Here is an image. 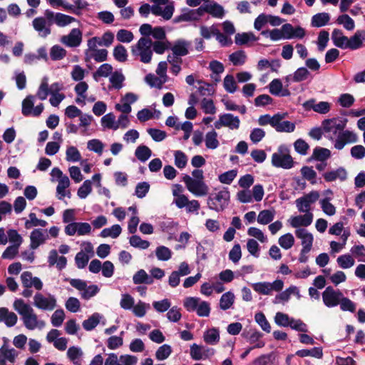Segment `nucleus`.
Instances as JSON below:
<instances>
[{"instance_id": "1", "label": "nucleus", "mask_w": 365, "mask_h": 365, "mask_svg": "<svg viewBox=\"0 0 365 365\" xmlns=\"http://www.w3.org/2000/svg\"><path fill=\"white\" fill-rule=\"evenodd\" d=\"M347 119L333 118L325 119L322 123L325 137L334 144L335 149L342 150L346 144L355 143L358 141L356 133L345 130Z\"/></svg>"}, {"instance_id": "2", "label": "nucleus", "mask_w": 365, "mask_h": 365, "mask_svg": "<svg viewBox=\"0 0 365 365\" xmlns=\"http://www.w3.org/2000/svg\"><path fill=\"white\" fill-rule=\"evenodd\" d=\"M14 309L20 314L24 327L29 330L42 329L46 326L43 320L39 319L34 309L21 299L14 302Z\"/></svg>"}, {"instance_id": "3", "label": "nucleus", "mask_w": 365, "mask_h": 365, "mask_svg": "<svg viewBox=\"0 0 365 365\" xmlns=\"http://www.w3.org/2000/svg\"><path fill=\"white\" fill-rule=\"evenodd\" d=\"M152 45V40L150 38L141 37L135 45L132 46L131 54L140 62L149 63L153 57Z\"/></svg>"}, {"instance_id": "4", "label": "nucleus", "mask_w": 365, "mask_h": 365, "mask_svg": "<svg viewBox=\"0 0 365 365\" xmlns=\"http://www.w3.org/2000/svg\"><path fill=\"white\" fill-rule=\"evenodd\" d=\"M230 193L227 188L211 193L207 197V206L216 212L223 211L229 205Z\"/></svg>"}, {"instance_id": "5", "label": "nucleus", "mask_w": 365, "mask_h": 365, "mask_svg": "<svg viewBox=\"0 0 365 365\" xmlns=\"http://www.w3.org/2000/svg\"><path fill=\"white\" fill-rule=\"evenodd\" d=\"M183 305L188 312H196L197 314L201 317H207L210 313V303L202 301L199 297H188L184 300Z\"/></svg>"}, {"instance_id": "6", "label": "nucleus", "mask_w": 365, "mask_h": 365, "mask_svg": "<svg viewBox=\"0 0 365 365\" xmlns=\"http://www.w3.org/2000/svg\"><path fill=\"white\" fill-rule=\"evenodd\" d=\"M272 165L276 168L290 169L294 166L293 158L289 153L288 148L284 145H280L277 152L272 155Z\"/></svg>"}, {"instance_id": "7", "label": "nucleus", "mask_w": 365, "mask_h": 365, "mask_svg": "<svg viewBox=\"0 0 365 365\" xmlns=\"http://www.w3.org/2000/svg\"><path fill=\"white\" fill-rule=\"evenodd\" d=\"M65 281H68L70 284L78 289L81 292V296L83 299L88 300L94 297L99 292V288L96 284L87 285L86 282L81 279H68L66 278Z\"/></svg>"}, {"instance_id": "8", "label": "nucleus", "mask_w": 365, "mask_h": 365, "mask_svg": "<svg viewBox=\"0 0 365 365\" xmlns=\"http://www.w3.org/2000/svg\"><path fill=\"white\" fill-rule=\"evenodd\" d=\"M182 180L187 190L195 196L201 197L208 194L209 187L204 180H194L188 175H185Z\"/></svg>"}, {"instance_id": "9", "label": "nucleus", "mask_w": 365, "mask_h": 365, "mask_svg": "<svg viewBox=\"0 0 365 365\" xmlns=\"http://www.w3.org/2000/svg\"><path fill=\"white\" fill-rule=\"evenodd\" d=\"M153 2L152 14L161 16L164 20H170L174 12L173 3L168 4L169 0H149Z\"/></svg>"}, {"instance_id": "10", "label": "nucleus", "mask_w": 365, "mask_h": 365, "mask_svg": "<svg viewBox=\"0 0 365 365\" xmlns=\"http://www.w3.org/2000/svg\"><path fill=\"white\" fill-rule=\"evenodd\" d=\"M33 304L35 307L43 311H52L57 306L56 299L53 295H44L36 292L34 297Z\"/></svg>"}, {"instance_id": "11", "label": "nucleus", "mask_w": 365, "mask_h": 365, "mask_svg": "<svg viewBox=\"0 0 365 365\" xmlns=\"http://www.w3.org/2000/svg\"><path fill=\"white\" fill-rule=\"evenodd\" d=\"M284 287V282L281 279H276L273 282H263L252 284L253 289L260 294L271 295L273 291L280 292Z\"/></svg>"}, {"instance_id": "12", "label": "nucleus", "mask_w": 365, "mask_h": 365, "mask_svg": "<svg viewBox=\"0 0 365 365\" xmlns=\"http://www.w3.org/2000/svg\"><path fill=\"white\" fill-rule=\"evenodd\" d=\"M319 192L312 190L308 194L297 198L295 200V204L298 211L300 212H304L305 214L312 213L311 205L314 203L319 199Z\"/></svg>"}, {"instance_id": "13", "label": "nucleus", "mask_w": 365, "mask_h": 365, "mask_svg": "<svg viewBox=\"0 0 365 365\" xmlns=\"http://www.w3.org/2000/svg\"><path fill=\"white\" fill-rule=\"evenodd\" d=\"M343 293L339 289H335L331 286L325 288L322 294L324 304L328 308L337 307L340 304Z\"/></svg>"}, {"instance_id": "14", "label": "nucleus", "mask_w": 365, "mask_h": 365, "mask_svg": "<svg viewBox=\"0 0 365 365\" xmlns=\"http://www.w3.org/2000/svg\"><path fill=\"white\" fill-rule=\"evenodd\" d=\"M34 96L29 95L23 100L21 113L24 116L38 117L42 113L43 105L40 103L34 107Z\"/></svg>"}, {"instance_id": "15", "label": "nucleus", "mask_w": 365, "mask_h": 365, "mask_svg": "<svg viewBox=\"0 0 365 365\" xmlns=\"http://www.w3.org/2000/svg\"><path fill=\"white\" fill-rule=\"evenodd\" d=\"M240 125V120L238 116L232 113H223L219 115V118L214 123L215 128L220 129L227 127L230 130H237Z\"/></svg>"}, {"instance_id": "16", "label": "nucleus", "mask_w": 365, "mask_h": 365, "mask_svg": "<svg viewBox=\"0 0 365 365\" xmlns=\"http://www.w3.org/2000/svg\"><path fill=\"white\" fill-rule=\"evenodd\" d=\"M52 21L48 20L46 16L35 18L32 21V26L38 36L42 38H46L51 33Z\"/></svg>"}, {"instance_id": "17", "label": "nucleus", "mask_w": 365, "mask_h": 365, "mask_svg": "<svg viewBox=\"0 0 365 365\" xmlns=\"http://www.w3.org/2000/svg\"><path fill=\"white\" fill-rule=\"evenodd\" d=\"M215 354V349L202 345L192 344L190 346V355L195 361L204 360Z\"/></svg>"}, {"instance_id": "18", "label": "nucleus", "mask_w": 365, "mask_h": 365, "mask_svg": "<svg viewBox=\"0 0 365 365\" xmlns=\"http://www.w3.org/2000/svg\"><path fill=\"white\" fill-rule=\"evenodd\" d=\"M44 14L48 20L52 21L53 24L60 27H64L76 21V19L71 16L62 13H54L49 9H46Z\"/></svg>"}, {"instance_id": "19", "label": "nucleus", "mask_w": 365, "mask_h": 365, "mask_svg": "<svg viewBox=\"0 0 365 365\" xmlns=\"http://www.w3.org/2000/svg\"><path fill=\"white\" fill-rule=\"evenodd\" d=\"M302 106L306 110H313L319 114H327L331 109V104L329 102L320 101L317 103L314 98L305 101Z\"/></svg>"}, {"instance_id": "20", "label": "nucleus", "mask_w": 365, "mask_h": 365, "mask_svg": "<svg viewBox=\"0 0 365 365\" xmlns=\"http://www.w3.org/2000/svg\"><path fill=\"white\" fill-rule=\"evenodd\" d=\"M60 41L68 47H77L82 41V32L79 29H73L68 35L61 36Z\"/></svg>"}, {"instance_id": "21", "label": "nucleus", "mask_w": 365, "mask_h": 365, "mask_svg": "<svg viewBox=\"0 0 365 365\" xmlns=\"http://www.w3.org/2000/svg\"><path fill=\"white\" fill-rule=\"evenodd\" d=\"M287 115V113H277L274 129L279 133H292L295 130V123L289 121L283 120Z\"/></svg>"}, {"instance_id": "22", "label": "nucleus", "mask_w": 365, "mask_h": 365, "mask_svg": "<svg viewBox=\"0 0 365 365\" xmlns=\"http://www.w3.org/2000/svg\"><path fill=\"white\" fill-rule=\"evenodd\" d=\"M49 237L48 230L46 229H34L30 235L31 249H37L41 245L43 244Z\"/></svg>"}, {"instance_id": "23", "label": "nucleus", "mask_w": 365, "mask_h": 365, "mask_svg": "<svg viewBox=\"0 0 365 365\" xmlns=\"http://www.w3.org/2000/svg\"><path fill=\"white\" fill-rule=\"evenodd\" d=\"M21 281L24 288H31L34 287L36 290L39 291L43 288L41 280L36 277H33L31 272L26 271L21 274Z\"/></svg>"}, {"instance_id": "24", "label": "nucleus", "mask_w": 365, "mask_h": 365, "mask_svg": "<svg viewBox=\"0 0 365 365\" xmlns=\"http://www.w3.org/2000/svg\"><path fill=\"white\" fill-rule=\"evenodd\" d=\"M190 45L191 43L190 41L184 39H178L175 41L173 46L170 48L173 52L170 55L180 58L185 56L189 53Z\"/></svg>"}, {"instance_id": "25", "label": "nucleus", "mask_w": 365, "mask_h": 365, "mask_svg": "<svg viewBox=\"0 0 365 365\" xmlns=\"http://www.w3.org/2000/svg\"><path fill=\"white\" fill-rule=\"evenodd\" d=\"M294 233L296 237L302 240V249H304V252L311 250L314 241L312 234L309 232L308 230L304 228L297 229Z\"/></svg>"}, {"instance_id": "26", "label": "nucleus", "mask_w": 365, "mask_h": 365, "mask_svg": "<svg viewBox=\"0 0 365 365\" xmlns=\"http://www.w3.org/2000/svg\"><path fill=\"white\" fill-rule=\"evenodd\" d=\"M17 355V351L14 348H9L5 341L0 348V365H6V361L14 363Z\"/></svg>"}, {"instance_id": "27", "label": "nucleus", "mask_w": 365, "mask_h": 365, "mask_svg": "<svg viewBox=\"0 0 365 365\" xmlns=\"http://www.w3.org/2000/svg\"><path fill=\"white\" fill-rule=\"evenodd\" d=\"M314 215L312 213H307L303 215L292 217L289 219V224L292 227L299 229L300 227H308L313 221Z\"/></svg>"}, {"instance_id": "28", "label": "nucleus", "mask_w": 365, "mask_h": 365, "mask_svg": "<svg viewBox=\"0 0 365 365\" xmlns=\"http://www.w3.org/2000/svg\"><path fill=\"white\" fill-rule=\"evenodd\" d=\"M364 40L365 31L361 30L356 31L352 36L349 38H348L346 49L356 50L362 46Z\"/></svg>"}, {"instance_id": "29", "label": "nucleus", "mask_w": 365, "mask_h": 365, "mask_svg": "<svg viewBox=\"0 0 365 365\" xmlns=\"http://www.w3.org/2000/svg\"><path fill=\"white\" fill-rule=\"evenodd\" d=\"M17 321L18 317L14 312H10L6 307L0 308V322H4L8 327H12Z\"/></svg>"}, {"instance_id": "30", "label": "nucleus", "mask_w": 365, "mask_h": 365, "mask_svg": "<svg viewBox=\"0 0 365 365\" xmlns=\"http://www.w3.org/2000/svg\"><path fill=\"white\" fill-rule=\"evenodd\" d=\"M201 9L215 18L222 19L225 16L223 7L215 2L204 4Z\"/></svg>"}, {"instance_id": "31", "label": "nucleus", "mask_w": 365, "mask_h": 365, "mask_svg": "<svg viewBox=\"0 0 365 365\" xmlns=\"http://www.w3.org/2000/svg\"><path fill=\"white\" fill-rule=\"evenodd\" d=\"M323 177L327 182H332L336 179L344 181L347 178V173L344 168L340 167L335 170L324 173Z\"/></svg>"}, {"instance_id": "32", "label": "nucleus", "mask_w": 365, "mask_h": 365, "mask_svg": "<svg viewBox=\"0 0 365 365\" xmlns=\"http://www.w3.org/2000/svg\"><path fill=\"white\" fill-rule=\"evenodd\" d=\"M331 40L335 46L341 49H346L348 37L344 36L342 31L334 29L331 34Z\"/></svg>"}, {"instance_id": "33", "label": "nucleus", "mask_w": 365, "mask_h": 365, "mask_svg": "<svg viewBox=\"0 0 365 365\" xmlns=\"http://www.w3.org/2000/svg\"><path fill=\"white\" fill-rule=\"evenodd\" d=\"M83 354L81 349L75 346L69 347L66 353L67 357L74 365H81Z\"/></svg>"}, {"instance_id": "34", "label": "nucleus", "mask_w": 365, "mask_h": 365, "mask_svg": "<svg viewBox=\"0 0 365 365\" xmlns=\"http://www.w3.org/2000/svg\"><path fill=\"white\" fill-rule=\"evenodd\" d=\"M133 282L135 284H152L154 280L144 269H141L133 276Z\"/></svg>"}, {"instance_id": "35", "label": "nucleus", "mask_w": 365, "mask_h": 365, "mask_svg": "<svg viewBox=\"0 0 365 365\" xmlns=\"http://www.w3.org/2000/svg\"><path fill=\"white\" fill-rule=\"evenodd\" d=\"M61 89L59 84L56 83L51 86V96L49 99L50 103L54 106H58L60 103L65 98V95L63 93H54Z\"/></svg>"}, {"instance_id": "36", "label": "nucleus", "mask_w": 365, "mask_h": 365, "mask_svg": "<svg viewBox=\"0 0 365 365\" xmlns=\"http://www.w3.org/2000/svg\"><path fill=\"white\" fill-rule=\"evenodd\" d=\"M203 339L205 343L215 345L220 341V332L217 329L212 328L206 331L203 334Z\"/></svg>"}, {"instance_id": "37", "label": "nucleus", "mask_w": 365, "mask_h": 365, "mask_svg": "<svg viewBox=\"0 0 365 365\" xmlns=\"http://www.w3.org/2000/svg\"><path fill=\"white\" fill-rule=\"evenodd\" d=\"M330 16L328 13L322 12L314 15L312 18V26L314 27H322L328 24Z\"/></svg>"}, {"instance_id": "38", "label": "nucleus", "mask_w": 365, "mask_h": 365, "mask_svg": "<svg viewBox=\"0 0 365 365\" xmlns=\"http://www.w3.org/2000/svg\"><path fill=\"white\" fill-rule=\"evenodd\" d=\"M235 302L234 294L229 291L224 293L220 299V307L222 310H227L231 308Z\"/></svg>"}, {"instance_id": "39", "label": "nucleus", "mask_w": 365, "mask_h": 365, "mask_svg": "<svg viewBox=\"0 0 365 365\" xmlns=\"http://www.w3.org/2000/svg\"><path fill=\"white\" fill-rule=\"evenodd\" d=\"M275 211L274 210H263L257 216V222L260 225H268L274 218Z\"/></svg>"}, {"instance_id": "40", "label": "nucleus", "mask_w": 365, "mask_h": 365, "mask_svg": "<svg viewBox=\"0 0 365 365\" xmlns=\"http://www.w3.org/2000/svg\"><path fill=\"white\" fill-rule=\"evenodd\" d=\"M167 63L170 64L171 66L170 71L173 75L177 76L180 72L181 64L182 63L181 58L175 56L168 55Z\"/></svg>"}, {"instance_id": "41", "label": "nucleus", "mask_w": 365, "mask_h": 365, "mask_svg": "<svg viewBox=\"0 0 365 365\" xmlns=\"http://www.w3.org/2000/svg\"><path fill=\"white\" fill-rule=\"evenodd\" d=\"M338 266L344 269L352 267L355 264L354 257L349 254L340 255L336 259Z\"/></svg>"}, {"instance_id": "42", "label": "nucleus", "mask_w": 365, "mask_h": 365, "mask_svg": "<svg viewBox=\"0 0 365 365\" xmlns=\"http://www.w3.org/2000/svg\"><path fill=\"white\" fill-rule=\"evenodd\" d=\"M296 355L299 357L313 356L320 359L323 356L322 349L321 347H314L311 349H301L296 352Z\"/></svg>"}, {"instance_id": "43", "label": "nucleus", "mask_w": 365, "mask_h": 365, "mask_svg": "<svg viewBox=\"0 0 365 365\" xmlns=\"http://www.w3.org/2000/svg\"><path fill=\"white\" fill-rule=\"evenodd\" d=\"M331 157V151L325 148L317 147L314 149L312 158L316 160L324 162Z\"/></svg>"}, {"instance_id": "44", "label": "nucleus", "mask_w": 365, "mask_h": 365, "mask_svg": "<svg viewBox=\"0 0 365 365\" xmlns=\"http://www.w3.org/2000/svg\"><path fill=\"white\" fill-rule=\"evenodd\" d=\"M269 89L271 94L274 96H286L289 92L286 90L285 92L280 93L282 89V83L279 79H274L269 85Z\"/></svg>"}, {"instance_id": "45", "label": "nucleus", "mask_w": 365, "mask_h": 365, "mask_svg": "<svg viewBox=\"0 0 365 365\" xmlns=\"http://www.w3.org/2000/svg\"><path fill=\"white\" fill-rule=\"evenodd\" d=\"M217 133L215 130H212L205 135V145L208 149H215L219 146V141L217 140Z\"/></svg>"}, {"instance_id": "46", "label": "nucleus", "mask_w": 365, "mask_h": 365, "mask_svg": "<svg viewBox=\"0 0 365 365\" xmlns=\"http://www.w3.org/2000/svg\"><path fill=\"white\" fill-rule=\"evenodd\" d=\"M257 38L252 32L237 34L235 37V42L237 45H244L249 41H256Z\"/></svg>"}, {"instance_id": "47", "label": "nucleus", "mask_w": 365, "mask_h": 365, "mask_svg": "<svg viewBox=\"0 0 365 365\" xmlns=\"http://www.w3.org/2000/svg\"><path fill=\"white\" fill-rule=\"evenodd\" d=\"M29 220H27L25 222V228L26 229H31L33 227H44L47 225V222L43 220H40L36 217V215L34 212H31L29 215Z\"/></svg>"}, {"instance_id": "48", "label": "nucleus", "mask_w": 365, "mask_h": 365, "mask_svg": "<svg viewBox=\"0 0 365 365\" xmlns=\"http://www.w3.org/2000/svg\"><path fill=\"white\" fill-rule=\"evenodd\" d=\"M110 82L115 89H120L123 86V81H125V77L122 72L120 71H115L110 74Z\"/></svg>"}, {"instance_id": "49", "label": "nucleus", "mask_w": 365, "mask_h": 365, "mask_svg": "<svg viewBox=\"0 0 365 365\" xmlns=\"http://www.w3.org/2000/svg\"><path fill=\"white\" fill-rule=\"evenodd\" d=\"M101 125L103 127L108 129L118 130L116 124L115 116L113 113H109L101 118Z\"/></svg>"}, {"instance_id": "50", "label": "nucleus", "mask_w": 365, "mask_h": 365, "mask_svg": "<svg viewBox=\"0 0 365 365\" xmlns=\"http://www.w3.org/2000/svg\"><path fill=\"white\" fill-rule=\"evenodd\" d=\"M122 232L121 227L119 225H113L110 227L103 229L100 234L102 237H118Z\"/></svg>"}, {"instance_id": "51", "label": "nucleus", "mask_w": 365, "mask_h": 365, "mask_svg": "<svg viewBox=\"0 0 365 365\" xmlns=\"http://www.w3.org/2000/svg\"><path fill=\"white\" fill-rule=\"evenodd\" d=\"M101 316L98 313H94L88 319L83 322V327L86 331L93 330L100 322Z\"/></svg>"}, {"instance_id": "52", "label": "nucleus", "mask_w": 365, "mask_h": 365, "mask_svg": "<svg viewBox=\"0 0 365 365\" xmlns=\"http://www.w3.org/2000/svg\"><path fill=\"white\" fill-rule=\"evenodd\" d=\"M246 59V53L242 50L235 51L229 56V60L232 63L234 66H240L244 64Z\"/></svg>"}, {"instance_id": "53", "label": "nucleus", "mask_w": 365, "mask_h": 365, "mask_svg": "<svg viewBox=\"0 0 365 365\" xmlns=\"http://www.w3.org/2000/svg\"><path fill=\"white\" fill-rule=\"evenodd\" d=\"M336 23L339 25H343L344 28L348 31H352L355 28L354 21L347 14L339 16Z\"/></svg>"}, {"instance_id": "54", "label": "nucleus", "mask_w": 365, "mask_h": 365, "mask_svg": "<svg viewBox=\"0 0 365 365\" xmlns=\"http://www.w3.org/2000/svg\"><path fill=\"white\" fill-rule=\"evenodd\" d=\"M67 51L59 45H54L50 49V56L53 61H59L66 56Z\"/></svg>"}, {"instance_id": "55", "label": "nucleus", "mask_w": 365, "mask_h": 365, "mask_svg": "<svg viewBox=\"0 0 365 365\" xmlns=\"http://www.w3.org/2000/svg\"><path fill=\"white\" fill-rule=\"evenodd\" d=\"M151 150L146 145L138 146L135 152L136 158L141 162H145L150 156Z\"/></svg>"}, {"instance_id": "56", "label": "nucleus", "mask_w": 365, "mask_h": 365, "mask_svg": "<svg viewBox=\"0 0 365 365\" xmlns=\"http://www.w3.org/2000/svg\"><path fill=\"white\" fill-rule=\"evenodd\" d=\"M173 350L169 344H163L158 347L155 351V358L159 361H163L168 359L171 354Z\"/></svg>"}, {"instance_id": "57", "label": "nucleus", "mask_w": 365, "mask_h": 365, "mask_svg": "<svg viewBox=\"0 0 365 365\" xmlns=\"http://www.w3.org/2000/svg\"><path fill=\"white\" fill-rule=\"evenodd\" d=\"M153 52L158 54H163L165 51L170 48V43L167 40L152 41Z\"/></svg>"}, {"instance_id": "58", "label": "nucleus", "mask_w": 365, "mask_h": 365, "mask_svg": "<svg viewBox=\"0 0 365 365\" xmlns=\"http://www.w3.org/2000/svg\"><path fill=\"white\" fill-rule=\"evenodd\" d=\"M113 57L118 62H125L128 58V52L125 46L118 44L113 49Z\"/></svg>"}, {"instance_id": "59", "label": "nucleus", "mask_w": 365, "mask_h": 365, "mask_svg": "<svg viewBox=\"0 0 365 365\" xmlns=\"http://www.w3.org/2000/svg\"><path fill=\"white\" fill-rule=\"evenodd\" d=\"M301 174L302 177L309 181L311 184L314 185L317 183V173L314 170L312 167L303 166L301 168Z\"/></svg>"}, {"instance_id": "60", "label": "nucleus", "mask_w": 365, "mask_h": 365, "mask_svg": "<svg viewBox=\"0 0 365 365\" xmlns=\"http://www.w3.org/2000/svg\"><path fill=\"white\" fill-rule=\"evenodd\" d=\"M278 243L283 249L289 250L294 244V237L291 233L284 234L279 238Z\"/></svg>"}, {"instance_id": "61", "label": "nucleus", "mask_w": 365, "mask_h": 365, "mask_svg": "<svg viewBox=\"0 0 365 365\" xmlns=\"http://www.w3.org/2000/svg\"><path fill=\"white\" fill-rule=\"evenodd\" d=\"M155 255L158 260L168 261L172 257V251L168 247L161 245L156 248Z\"/></svg>"}, {"instance_id": "62", "label": "nucleus", "mask_w": 365, "mask_h": 365, "mask_svg": "<svg viewBox=\"0 0 365 365\" xmlns=\"http://www.w3.org/2000/svg\"><path fill=\"white\" fill-rule=\"evenodd\" d=\"M130 245L135 248L145 250L149 247L150 242L140 238L138 235H132L129 239Z\"/></svg>"}, {"instance_id": "63", "label": "nucleus", "mask_w": 365, "mask_h": 365, "mask_svg": "<svg viewBox=\"0 0 365 365\" xmlns=\"http://www.w3.org/2000/svg\"><path fill=\"white\" fill-rule=\"evenodd\" d=\"M66 159L68 162H78L81 159V155L75 146H69L66 151Z\"/></svg>"}, {"instance_id": "64", "label": "nucleus", "mask_w": 365, "mask_h": 365, "mask_svg": "<svg viewBox=\"0 0 365 365\" xmlns=\"http://www.w3.org/2000/svg\"><path fill=\"white\" fill-rule=\"evenodd\" d=\"M113 67L108 63L102 64L96 72L93 73V76L95 80H98L99 77H108L112 73Z\"/></svg>"}]
</instances>
